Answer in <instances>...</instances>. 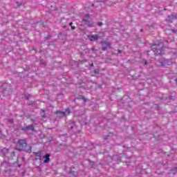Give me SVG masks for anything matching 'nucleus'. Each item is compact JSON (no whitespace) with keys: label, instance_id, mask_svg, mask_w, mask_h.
I'll return each mask as SVG.
<instances>
[{"label":"nucleus","instance_id":"obj_1","mask_svg":"<svg viewBox=\"0 0 177 177\" xmlns=\"http://www.w3.org/2000/svg\"><path fill=\"white\" fill-rule=\"evenodd\" d=\"M152 46H155L152 48L153 52H154L155 55H161V52H162V43H160L159 44H153Z\"/></svg>","mask_w":177,"mask_h":177},{"label":"nucleus","instance_id":"obj_2","mask_svg":"<svg viewBox=\"0 0 177 177\" xmlns=\"http://www.w3.org/2000/svg\"><path fill=\"white\" fill-rule=\"evenodd\" d=\"M26 146H27V141H26V140H19L17 144L16 150L21 151L22 150H24Z\"/></svg>","mask_w":177,"mask_h":177},{"label":"nucleus","instance_id":"obj_3","mask_svg":"<svg viewBox=\"0 0 177 177\" xmlns=\"http://www.w3.org/2000/svg\"><path fill=\"white\" fill-rule=\"evenodd\" d=\"M102 50H106L108 48H111V44L109 41H103L102 42Z\"/></svg>","mask_w":177,"mask_h":177},{"label":"nucleus","instance_id":"obj_4","mask_svg":"<svg viewBox=\"0 0 177 177\" xmlns=\"http://www.w3.org/2000/svg\"><path fill=\"white\" fill-rule=\"evenodd\" d=\"M50 155L49 153H46L44 156L43 158H45L44 160V164H48V162H50Z\"/></svg>","mask_w":177,"mask_h":177},{"label":"nucleus","instance_id":"obj_5","mask_svg":"<svg viewBox=\"0 0 177 177\" xmlns=\"http://www.w3.org/2000/svg\"><path fill=\"white\" fill-rule=\"evenodd\" d=\"M88 38L90 41H97L99 39V35H88Z\"/></svg>","mask_w":177,"mask_h":177},{"label":"nucleus","instance_id":"obj_6","mask_svg":"<svg viewBox=\"0 0 177 177\" xmlns=\"http://www.w3.org/2000/svg\"><path fill=\"white\" fill-rule=\"evenodd\" d=\"M71 113V111L70 110V109H68L65 111V112H62L59 111H57V114H62V115H66V113L68 114V115H69V114Z\"/></svg>","mask_w":177,"mask_h":177},{"label":"nucleus","instance_id":"obj_7","mask_svg":"<svg viewBox=\"0 0 177 177\" xmlns=\"http://www.w3.org/2000/svg\"><path fill=\"white\" fill-rule=\"evenodd\" d=\"M22 131H34V125L31 124L30 126L22 127Z\"/></svg>","mask_w":177,"mask_h":177},{"label":"nucleus","instance_id":"obj_8","mask_svg":"<svg viewBox=\"0 0 177 177\" xmlns=\"http://www.w3.org/2000/svg\"><path fill=\"white\" fill-rule=\"evenodd\" d=\"M91 18V15H86L85 18L82 19V21H85L86 24L89 21V19Z\"/></svg>","mask_w":177,"mask_h":177},{"label":"nucleus","instance_id":"obj_9","mask_svg":"<svg viewBox=\"0 0 177 177\" xmlns=\"http://www.w3.org/2000/svg\"><path fill=\"white\" fill-rule=\"evenodd\" d=\"M86 26H88V27H93V23L88 21L86 23Z\"/></svg>","mask_w":177,"mask_h":177},{"label":"nucleus","instance_id":"obj_10","mask_svg":"<svg viewBox=\"0 0 177 177\" xmlns=\"http://www.w3.org/2000/svg\"><path fill=\"white\" fill-rule=\"evenodd\" d=\"M36 157H41V151L35 153Z\"/></svg>","mask_w":177,"mask_h":177},{"label":"nucleus","instance_id":"obj_11","mask_svg":"<svg viewBox=\"0 0 177 177\" xmlns=\"http://www.w3.org/2000/svg\"><path fill=\"white\" fill-rule=\"evenodd\" d=\"M98 26H99L100 27H102V26H103V23H102V22H98Z\"/></svg>","mask_w":177,"mask_h":177},{"label":"nucleus","instance_id":"obj_12","mask_svg":"<svg viewBox=\"0 0 177 177\" xmlns=\"http://www.w3.org/2000/svg\"><path fill=\"white\" fill-rule=\"evenodd\" d=\"M71 28H72V30H75V26H71Z\"/></svg>","mask_w":177,"mask_h":177},{"label":"nucleus","instance_id":"obj_13","mask_svg":"<svg viewBox=\"0 0 177 177\" xmlns=\"http://www.w3.org/2000/svg\"><path fill=\"white\" fill-rule=\"evenodd\" d=\"M69 26H73V22L69 23Z\"/></svg>","mask_w":177,"mask_h":177},{"label":"nucleus","instance_id":"obj_14","mask_svg":"<svg viewBox=\"0 0 177 177\" xmlns=\"http://www.w3.org/2000/svg\"><path fill=\"white\" fill-rule=\"evenodd\" d=\"M145 64H147V61H144Z\"/></svg>","mask_w":177,"mask_h":177},{"label":"nucleus","instance_id":"obj_15","mask_svg":"<svg viewBox=\"0 0 177 177\" xmlns=\"http://www.w3.org/2000/svg\"><path fill=\"white\" fill-rule=\"evenodd\" d=\"M140 32H143V29H141V30H140Z\"/></svg>","mask_w":177,"mask_h":177},{"label":"nucleus","instance_id":"obj_16","mask_svg":"<svg viewBox=\"0 0 177 177\" xmlns=\"http://www.w3.org/2000/svg\"><path fill=\"white\" fill-rule=\"evenodd\" d=\"M118 53H121V50H118Z\"/></svg>","mask_w":177,"mask_h":177},{"label":"nucleus","instance_id":"obj_17","mask_svg":"<svg viewBox=\"0 0 177 177\" xmlns=\"http://www.w3.org/2000/svg\"><path fill=\"white\" fill-rule=\"evenodd\" d=\"M91 67H93V64H91Z\"/></svg>","mask_w":177,"mask_h":177},{"label":"nucleus","instance_id":"obj_18","mask_svg":"<svg viewBox=\"0 0 177 177\" xmlns=\"http://www.w3.org/2000/svg\"><path fill=\"white\" fill-rule=\"evenodd\" d=\"M30 149H31V147H30Z\"/></svg>","mask_w":177,"mask_h":177}]
</instances>
